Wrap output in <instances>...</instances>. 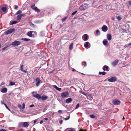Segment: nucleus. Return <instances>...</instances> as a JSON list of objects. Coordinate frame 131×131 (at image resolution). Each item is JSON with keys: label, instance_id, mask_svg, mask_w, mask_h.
Masks as SVG:
<instances>
[{"label": "nucleus", "instance_id": "nucleus-1", "mask_svg": "<svg viewBox=\"0 0 131 131\" xmlns=\"http://www.w3.org/2000/svg\"><path fill=\"white\" fill-rule=\"evenodd\" d=\"M8 8L7 6H3L0 7V13L4 14L6 13L7 11Z\"/></svg>", "mask_w": 131, "mask_h": 131}, {"label": "nucleus", "instance_id": "nucleus-2", "mask_svg": "<svg viewBox=\"0 0 131 131\" xmlns=\"http://www.w3.org/2000/svg\"><path fill=\"white\" fill-rule=\"evenodd\" d=\"M27 35L31 37H35L37 35V33L36 31H31L28 32L27 34Z\"/></svg>", "mask_w": 131, "mask_h": 131}, {"label": "nucleus", "instance_id": "nucleus-3", "mask_svg": "<svg viewBox=\"0 0 131 131\" xmlns=\"http://www.w3.org/2000/svg\"><path fill=\"white\" fill-rule=\"evenodd\" d=\"M88 4H84L80 6L79 8V10L81 11H83L86 9L88 8Z\"/></svg>", "mask_w": 131, "mask_h": 131}, {"label": "nucleus", "instance_id": "nucleus-4", "mask_svg": "<svg viewBox=\"0 0 131 131\" xmlns=\"http://www.w3.org/2000/svg\"><path fill=\"white\" fill-rule=\"evenodd\" d=\"M69 92L68 91H65L62 93L61 94V96L63 98H64L68 96L69 95Z\"/></svg>", "mask_w": 131, "mask_h": 131}, {"label": "nucleus", "instance_id": "nucleus-5", "mask_svg": "<svg viewBox=\"0 0 131 131\" xmlns=\"http://www.w3.org/2000/svg\"><path fill=\"white\" fill-rule=\"evenodd\" d=\"M120 101L118 100H114L113 101V104L115 105H118L120 104Z\"/></svg>", "mask_w": 131, "mask_h": 131}, {"label": "nucleus", "instance_id": "nucleus-6", "mask_svg": "<svg viewBox=\"0 0 131 131\" xmlns=\"http://www.w3.org/2000/svg\"><path fill=\"white\" fill-rule=\"evenodd\" d=\"M20 42L18 41H16L13 42L12 45L14 46H18L20 45Z\"/></svg>", "mask_w": 131, "mask_h": 131}, {"label": "nucleus", "instance_id": "nucleus-7", "mask_svg": "<svg viewBox=\"0 0 131 131\" xmlns=\"http://www.w3.org/2000/svg\"><path fill=\"white\" fill-rule=\"evenodd\" d=\"M89 36L87 34H84L82 36V39L84 41H86L88 39Z\"/></svg>", "mask_w": 131, "mask_h": 131}, {"label": "nucleus", "instance_id": "nucleus-8", "mask_svg": "<svg viewBox=\"0 0 131 131\" xmlns=\"http://www.w3.org/2000/svg\"><path fill=\"white\" fill-rule=\"evenodd\" d=\"M15 31V29L14 28H13L12 29H10L7 30L5 33V35H8L9 34H10Z\"/></svg>", "mask_w": 131, "mask_h": 131}, {"label": "nucleus", "instance_id": "nucleus-9", "mask_svg": "<svg viewBox=\"0 0 131 131\" xmlns=\"http://www.w3.org/2000/svg\"><path fill=\"white\" fill-rule=\"evenodd\" d=\"M117 80L116 77H112L110 79L108 80V81L111 82H114Z\"/></svg>", "mask_w": 131, "mask_h": 131}, {"label": "nucleus", "instance_id": "nucleus-10", "mask_svg": "<svg viewBox=\"0 0 131 131\" xmlns=\"http://www.w3.org/2000/svg\"><path fill=\"white\" fill-rule=\"evenodd\" d=\"M84 45L85 48H88L90 47V45L89 42H86L84 43Z\"/></svg>", "mask_w": 131, "mask_h": 131}, {"label": "nucleus", "instance_id": "nucleus-11", "mask_svg": "<svg viewBox=\"0 0 131 131\" xmlns=\"http://www.w3.org/2000/svg\"><path fill=\"white\" fill-rule=\"evenodd\" d=\"M36 85L37 86H39L40 83L41 82L40 79L39 78H37L36 79Z\"/></svg>", "mask_w": 131, "mask_h": 131}, {"label": "nucleus", "instance_id": "nucleus-12", "mask_svg": "<svg viewBox=\"0 0 131 131\" xmlns=\"http://www.w3.org/2000/svg\"><path fill=\"white\" fill-rule=\"evenodd\" d=\"M102 29L103 31L106 32L108 30V28L107 26L104 25L102 27Z\"/></svg>", "mask_w": 131, "mask_h": 131}, {"label": "nucleus", "instance_id": "nucleus-13", "mask_svg": "<svg viewBox=\"0 0 131 131\" xmlns=\"http://www.w3.org/2000/svg\"><path fill=\"white\" fill-rule=\"evenodd\" d=\"M35 6V5H33L31 6V7L35 10L36 11L38 12H40V10L38 8L36 7H34Z\"/></svg>", "mask_w": 131, "mask_h": 131}, {"label": "nucleus", "instance_id": "nucleus-14", "mask_svg": "<svg viewBox=\"0 0 131 131\" xmlns=\"http://www.w3.org/2000/svg\"><path fill=\"white\" fill-rule=\"evenodd\" d=\"M22 123H23V126L24 127L27 128L29 124V123L28 122H24Z\"/></svg>", "mask_w": 131, "mask_h": 131}, {"label": "nucleus", "instance_id": "nucleus-15", "mask_svg": "<svg viewBox=\"0 0 131 131\" xmlns=\"http://www.w3.org/2000/svg\"><path fill=\"white\" fill-rule=\"evenodd\" d=\"M118 60H116L112 63V64L113 66H115L118 62Z\"/></svg>", "mask_w": 131, "mask_h": 131}, {"label": "nucleus", "instance_id": "nucleus-16", "mask_svg": "<svg viewBox=\"0 0 131 131\" xmlns=\"http://www.w3.org/2000/svg\"><path fill=\"white\" fill-rule=\"evenodd\" d=\"M7 89L6 88H2L1 90V92L3 93H6L7 92Z\"/></svg>", "mask_w": 131, "mask_h": 131}, {"label": "nucleus", "instance_id": "nucleus-17", "mask_svg": "<svg viewBox=\"0 0 131 131\" xmlns=\"http://www.w3.org/2000/svg\"><path fill=\"white\" fill-rule=\"evenodd\" d=\"M72 101V99L71 98H69L67 99L66 100V102L67 103H70Z\"/></svg>", "mask_w": 131, "mask_h": 131}, {"label": "nucleus", "instance_id": "nucleus-18", "mask_svg": "<svg viewBox=\"0 0 131 131\" xmlns=\"http://www.w3.org/2000/svg\"><path fill=\"white\" fill-rule=\"evenodd\" d=\"M107 38V40L110 41L112 39V36L111 34H107L106 35Z\"/></svg>", "mask_w": 131, "mask_h": 131}, {"label": "nucleus", "instance_id": "nucleus-19", "mask_svg": "<svg viewBox=\"0 0 131 131\" xmlns=\"http://www.w3.org/2000/svg\"><path fill=\"white\" fill-rule=\"evenodd\" d=\"M87 99L90 100H92L93 99L92 97L90 94H88L86 96Z\"/></svg>", "mask_w": 131, "mask_h": 131}, {"label": "nucleus", "instance_id": "nucleus-20", "mask_svg": "<svg viewBox=\"0 0 131 131\" xmlns=\"http://www.w3.org/2000/svg\"><path fill=\"white\" fill-rule=\"evenodd\" d=\"M48 98V96L46 95H43L41 97V99L42 100L44 101L47 100Z\"/></svg>", "mask_w": 131, "mask_h": 131}, {"label": "nucleus", "instance_id": "nucleus-21", "mask_svg": "<svg viewBox=\"0 0 131 131\" xmlns=\"http://www.w3.org/2000/svg\"><path fill=\"white\" fill-rule=\"evenodd\" d=\"M33 96L38 99H41V95L39 94H37L36 95H34Z\"/></svg>", "mask_w": 131, "mask_h": 131}, {"label": "nucleus", "instance_id": "nucleus-22", "mask_svg": "<svg viewBox=\"0 0 131 131\" xmlns=\"http://www.w3.org/2000/svg\"><path fill=\"white\" fill-rule=\"evenodd\" d=\"M108 66H107L106 65L104 66L103 68V70L104 71H108L109 70H108Z\"/></svg>", "mask_w": 131, "mask_h": 131}, {"label": "nucleus", "instance_id": "nucleus-23", "mask_svg": "<svg viewBox=\"0 0 131 131\" xmlns=\"http://www.w3.org/2000/svg\"><path fill=\"white\" fill-rule=\"evenodd\" d=\"M19 21H10V25H12L13 24H15L18 23Z\"/></svg>", "mask_w": 131, "mask_h": 131}, {"label": "nucleus", "instance_id": "nucleus-24", "mask_svg": "<svg viewBox=\"0 0 131 131\" xmlns=\"http://www.w3.org/2000/svg\"><path fill=\"white\" fill-rule=\"evenodd\" d=\"M107 43L108 41L106 39L104 40L103 41V44L105 46L107 45Z\"/></svg>", "mask_w": 131, "mask_h": 131}, {"label": "nucleus", "instance_id": "nucleus-25", "mask_svg": "<svg viewBox=\"0 0 131 131\" xmlns=\"http://www.w3.org/2000/svg\"><path fill=\"white\" fill-rule=\"evenodd\" d=\"M106 74V72H99V74L100 75H104Z\"/></svg>", "mask_w": 131, "mask_h": 131}, {"label": "nucleus", "instance_id": "nucleus-26", "mask_svg": "<svg viewBox=\"0 0 131 131\" xmlns=\"http://www.w3.org/2000/svg\"><path fill=\"white\" fill-rule=\"evenodd\" d=\"M73 43H71L69 46V49L70 50L72 49L73 48Z\"/></svg>", "mask_w": 131, "mask_h": 131}, {"label": "nucleus", "instance_id": "nucleus-27", "mask_svg": "<svg viewBox=\"0 0 131 131\" xmlns=\"http://www.w3.org/2000/svg\"><path fill=\"white\" fill-rule=\"evenodd\" d=\"M21 39L24 41H29L30 40L29 39H27V38H22Z\"/></svg>", "mask_w": 131, "mask_h": 131}, {"label": "nucleus", "instance_id": "nucleus-28", "mask_svg": "<svg viewBox=\"0 0 131 131\" xmlns=\"http://www.w3.org/2000/svg\"><path fill=\"white\" fill-rule=\"evenodd\" d=\"M21 17L20 14L19 15L17 16V19L18 20H19L21 19Z\"/></svg>", "mask_w": 131, "mask_h": 131}, {"label": "nucleus", "instance_id": "nucleus-29", "mask_svg": "<svg viewBox=\"0 0 131 131\" xmlns=\"http://www.w3.org/2000/svg\"><path fill=\"white\" fill-rule=\"evenodd\" d=\"M15 84V83L14 82H10L9 84V85L10 86H12L13 85H14Z\"/></svg>", "mask_w": 131, "mask_h": 131}, {"label": "nucleus", "instance_id": "nucleus-30", "mask_svg": "<svg viewBox=\"0 0 131 131\" xmlns=\"http://www.w3.org/2000/svg\"><path fill=\"white\" fill-rule=\"evenodd\" d=\"M65 131H73V130L72 129L67 128L65 130Z\"/></svg>", "mask_w": 131, "mask_h": 131}, {"label": "nucleus", "instance_id": "nucleus-31", "mask_svg": "<svg viewBox=\"0 0 131 131\" xmlns=\"http://www.w3.org/2000/svg\"><path fill=\"white\" fill-rule=\"evenodd\" d=\"M24 66L23 64L21 65L20 66V70L22 71L24 70L23 69V67Z\"/></svg>", "mask_w": 131, "mask_h": 131}, {"label": "nucleus", "instance_id": "nucleus-32", "mask_svg": "<svg viewBox=\"0 0 131 131\" xmlns=\"http://www.w3.org/2000/svg\"><path fill=\"white\" fill-rule=\"evenodd\" d=\"M117 18L118 20H121L122 18L120 16H118L117 17Z\"/></svg>", "mask_w": 131, "mask_h": 131}, {"label": "nucleus", "instance_id": "nucleus-33", "mask_svg": "<svg viewBox=\"0 0 131 131\" xmlns=\"http://www.w3.org/2000/svg\"><path fill=\"white\" fill-rule=\"evenodd\" d=\"M21 12H22L21 10H19L18 12H17V13H16V14H19L21 13Z\"/></svg>", "mask_w": 131, "mask_h": 131}, {"label": "nucleus", "instance_id": "nucleus-34", "mask_svg": "<svg viewBox=\"0 0 131 131\" xmlns=\"http://www.w3.org/2000/svg\"><path fill=\"white\" fill-rule=\"evenodd\" d=\"M5 106L6 107L9 111H11V110L8 107V106H7V105L6 104H5Z\"/></svg>", "mask_w": 131, "mask_h": 131}, {"label": "nucleus", "instance_id": "nucleus-35", "mask_svg": "<svg viewBox=\"0 0 131 131\" xmlns=\"http://www.w3.org/2000/svg\"><path fill=\"white\" fill-rule=\"evenodd\" d=\"M90 116L91 118H93L95 117V116L93 115H90Z\"/></svg>", "mask_w": 131, "mask_h": 131}, {"label": "nucleus", "instance_id": "nucleus-36", "mask_svg": "<svg viewBox=\"0 0 131 131\" xmlns=\"http://www.w3.org/2000/svg\"><path fill=\"white\" fill-rule=\"evenodd\" d=\"M96 34L97 35V34H99L100 35V31H99L98 30H96Z\"/></svg>", "mask_w": 131, "mask_h": 131}, {"label": "nucleus", "instance_id": "nucleus-37", "mask_svg": "<svg viewBox=\"0 0 131 131\" xmlns=\"http://www.w3.org/2000/svg\"><path fill=\"white\" fill-rule=\"evenodd\" d=\"M77 10L75 11H74V12L72 13V15H74L75 14L77 13Z\"/></svg>", "mask_w": 131, "mask_h": 131}, {"label": "nucleus", "instance_id": "nucleus-38", "mask_svg": "<svg viewBox=\"0 0 131 131\" xmlns=\"http://www.w3.org/2000/svg\"><path fill=\"white\" fill-rule=\"evenodd\" d=\"M23 105V109H24L25 108V104L24 103H23L22 104Z\"/></svg>", "mask_w": 131, "mask_h": 131}, {"label": "nucleus", "instance_id": "nucleus-39", "mask_svg": "<svg viewBox=\"0 0 131 131\" xmlns=\"http://www.w3.org/2000/svg\"><path fill=\"white\" fill-rule=\"evenodd\" d=\"M21 17H24L25 16V14H20Z\"/></svg>", "mask_w": 131, "mask_h": 131}, {"label": "nucleus", "instance_id": "nucleus-40", "mask_svg": "<svg viewBox=\"0 0 131 131\" xmlns=\"http://www.w3.org/2000/svg\"><path fill=\"white\" fill-rule=\"evenodd\" d=\"M79 104H77V105L76 107L75 108V109H77V108H78V107H79Z\"/></svg>", "mask_w": 131, "mask_h": 131}, {"label": "nucleus", "instance_id": "nucleus-41", "mask_svg": "<svg viewBox=\"0 0 131 131\" xmlns=\"http://www.w3.org/2000/svg\"><path fill=\"white\" fill-rule=\"evenodd\" d=\"M5 83L4 82H2L1 84L0 85V87H1V86L3 85H5Z\"/></svg>", "mask_w": 131, "mask_h": 131}, {"label": "nucleus", "instance_id": "nucleus-42", "mask_svg": "<svg viewBox=\"0 0 131 131\" xmlns=\"http://www.w3.org/2000/svg\"><path fill=\"white\" fill-rule=\"evenodd\" d=\"M82 93L84 95H85L86 96L88 94L86 93H85L84 92H82Z\"/></svg>", "mask_w": 131, "mask_h": 131}, {"label": "nucleus", "instance_id": "nucleus-43", "mask_svg": "<svg viewBox=\"0 0 131 131\" xmlns=\"http://www.w3.org/2000/svg\"><path fill=\"white\" fill-rule=\"evenodd\" d=\"M67 18L66 17L63 18L62 19V21H65L67 19Z\"/></svg>", "mask_w": 131, "mask_h": 131}, {"label": "nucleus", "instance_id": "nucleus-44", "mask_svg": "<svg viewBox=\"0 0 131 131\" xmlns=\"http://www.w3.org/2000/svg\"><path fill=\"white\" fill-rule=\"evenodd\" d=\"M18 106L19 108H20L21 109V106L20 104H18Z\"/></svg>", "mask_w": 131, "mask_h": 131}, {"label": "nucleus", "instance_id": "nucleus-45", "mask_svg": "<svg viewBox=\"0 0 131 131\" xmlns=\"http://www.w3.org/2000/svg\"><path fill=\"white\" fill-rule=\"evenodd\" d=\"M53 87L54 88L56 89V90L57 89L58 87L56 85H54Z\"/></svg>", "mask_w": 131, "mask_h": 131}, {"label": "nucleus", "instance_id": "nucleus-46", "mask_svg": "<svg viewBox=\"0 0 131 131\" xmlns=\"http://www.w3.org/2000/svg\"><path fill=\"white\" fill-rule=\"evenodd\" d=\"M61 88H59L58 87L57 89V90H58V91H60L61 90Z\"/></svg>", "mask_w": 131, "mask_h": 131}, {"label": "nucleus", "instance_id": "nucleus-47", "mask_svg": "<svg viewBox=\"0 0 131 131\" xmlns=\"http://www.w3.org/2000/svg\"><path fill=\"white\" fill-rule=\"evenodd\" d=\"M1 103L2 104H4L5 105V104H6L3 101H1Z\"/></svg>", "mask_w": 131, "mask_h": 131}, {"label": "nucleus", "instance_id": "nucleus-48", "mask_svg": "<svg viewBox=\"0 0 131 131\" xmlns=\"http://www.w3.org/2000/svg\"><path fill=\"white\" fill-rule=\"evenodd\" d=\"M18 8V7L17 6H15V9H17Z\"/></svg>", "mask_w": 131, "mask_h": 131}, {"label": "nucleus", "instance_id": "nucleus-49", "mask_svg": "<svg viewBox=\"0 0 131 131\" xmlns=\"http://www.w3.org/2000/svg\"><path fill=\"white\" fill-rule=\"evenodd\" d=\"M30 25L32 27H34V25L32 23H30Z\"/></svg>", "mask_w": 131, "mask_h": 131}, {"label": "nucleus", "instance_id": "nucleus-50", "mask_svg": "<svg viewBox=\"0 0 131 131\" xmlns=\"http://www.w3.org/2000/svg\"><path fill=\"white\" fill-rule=\"evenodd\" d=\"M62 111L61 110H59L58 111V112L59 113H62Z\"/></svg>", "mask_w": 131, "mask_h": 131}, {"label": "nucleus", "instance_id": "nucleus-51", "mask_svg": "<svg viewBox=\"0 0 131 131\" xmlns=\"http://www.w3.org/2000/svg\"><path fill=\"white\" fill-rule=\"evenodd\" d=\"M70 117V116H69V118H64V119L66 120H68L69 118Z\"/></svg>", "mask_w": 131, "mask_h": 131}, {"label": "nucleus", "instance_id": "nucleus-52", "mask_svg": "<svg viewBox=\"0 0 131 131\" xmlns=\"http://www.w3.org/2000/svg\"><path fill=\"white\" fill-rule=\"evenodd\" d=\"M37 119H35V120H34V123H36L37 122Z\"/></svg>", "mask_w": 131, "mask_h": 131}, {"label": "nucleus", "instance_id": "nucleus-53", "mask_svg": "<svg viewBox=\"0 0 131 131\" xmlns=\"http://www.w3.org/2000/svg\"><path fill=\"white\" fill-rule=\"evenodd\" d=\"M34 104H32V105H30L29 107H34Z\"/></svg>", "mask_w": 131, "mask_h": 131}, {"label": "nucleus", "instance_id": "nucleus-54", "mask_svg": "<svg viewBox=\"0 0 131 131\" xmlns=\"http://www.w3.org/2000/svg\"><path fill=\"white\" fill-rule=\"evenodd\" d=\"M22 71L25 73H26L27 72V71L25 70H24Z\"/></svg>", "mask_w": 131, "mask_h": 131}, {"label": "nucleus", "instance_id": "nucleus-55", "mask_svg": "<svg viewBox=\"0 0 131 131\" xmlns=\"http://www.w3.org/2000/svg\"><path fill=\"white\" fill-rule=\"evenodd\" d=\"M84 64H83V65H84L85 66H86V62H84Z\"/></svg>", "mask_w": 131, "mask_h": 131}, {"label": "nucleus", "instance_id": "nucleus-56", "mask_svg": "<svg viewBox=\"0 0 131 131\" xmlns=\"http://www.w3.org/2000/svg\"><path fill=\"white\" fill-rule=\"evenodd\" d=\"M0 131H6V130L4 129H1Z\"/></svg>", "mask_w": 131, "mask_h": 131}, {"label": "nucleus", "instance_id": "nucleus-57", "mask_svg": "<svg viewBox=\"0 0 131 131\" xmlns=\"http://www.w3.org/2000/svg\"><path fill=\"white\" fill-rule=\"evenodd\" d=\"M128 4L130 5H131V1H129L128 2Z\"/></svg>", "mask_w": 131, "mask_h": 131}, {"label": "nucleus", "instance_id": "nucleus-58", "mask_svg": "<svg viewBox=\"0 0 131 131\" xmlns=\"http://www.w3.org/2000/svg\"><path fill=\"white\" fill-rule=\"evenodd\" d=\"M62 121L61 120L59 122V123L60 124H62Z\"/></svg>", "mask_w": 131, "mask_h": 131}, {"label": "nucleus", "instance_id": "nucleus-59", "mask_svg": "<svg viewBox=\"0 0 131 131\" xmlns=\"http://www.w3.org/2000/svg\"><path fill=\"white\" fill-rule=\"evenodd\" d=\"M42 123H43V121H41L40 122V124H42Z\"/></svg>", "mask_w": 131, "mask_h": 131}, {"label": "nucleus", "instance_id": "nucleus-60", "mask_svg": "<svg viewBox=\"0 0 131 131\" xmlns=\"http://www.w3.org/2000/svg\"><path fill=\"white\" fill-rule=\"evenodd\" d=\"M6 47H4V48H3V50H5V49H6Z\"/></svg>", "mask_w": 131, "mask_h": 131}, {"label": "nucleus", "instance_id": "nucleus-61", "mask_svg": "<svg viewBox=\"0 0 131 131\" xmlns=\"http://www.w3.org/2000/svg\"><path fill=\"white\" fill-rule=\"evenodd\" d=\"M79 131H85L84 130L82 129H80L79 130Z\"/></svg>", "mask_w": 131, "mask_h": 131}, {"label": "nucleus", "instance_id": "nucleus-62", "mask_svg": "<svg viewBox=\"0 0 131 131\" xmlns=\"http://www.w3.org/2000/svg\"><path fill=\"white\" fill-rule=\"evenodd\" d=\"M45 119V120H47L48 119L47 118H44Z\"/></svg>", "mask_w": 131, "mask_h": 131}, {"label": "nucleus", "instance_id": "nucleus-63", "mask_svg": "<svg viewBox=\"0 0 131 131\" xmlns=\"http://www.w3.org/2000/svg\"><path fill=\"white\" fill-rule=\"evenodd\" d=\"M75 69H72V71H75Z\"/></svg>", "mask_w": 131, "mask_h": 131}, {"label": "nucleus", "instance_id": "nucleus-64", "mask_svg": "<svg viewBox=\"0 0 131 131\" xmlns=\"http://www.w3.org/2000/svg\"><path fill=\"white\" fill-rule=\"evenodd\" d=\"M128 46H129L130 45H131V43H129V44H128Z\"/></svg>", "mask_w": 131, "mask_h": 131}]
</instances>
